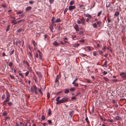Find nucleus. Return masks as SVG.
I'll list each match as a JSON object with an SVG mask.
<instances>
[{"instance_id": "nucleus-1", "label": "nucleus", "mask_w": 126, "mask_h": 126, "mask_svg": "<svg viewBox=\"0 0 126 126\" xmlns=\"http://www.w3.org/2000/svg\"><path fill=\"white\" fill-rule=\"evenodd\" d=\"M30 90L31 92L32 93H33L35 92L36 94H37V93L36 92L37 90V88L35 85L31 86Z\"/></svg>"}, {"instance_id": "nucleus-2", "label": "nucleus", "mask_w": 126, "mask_h": 126, "mask_svg": "<svg viewBox=\"0 0 126 126\" xmlns=\"http://www.w3.org/2000/svg\"><path fill=\"white\" fill-rule=\"evenodd\" d=\"M68 98L66 97H64L61 100H60V101H59V103L60 104L61 103H63L67 102L68 101Z\"/></svg>"}, {"instance_id": "nucleus-3", "label": "nucleus", "mask_w": 126, "mask_h": 126, "mask_svg": "<svg viewBox=\"0 0 126 126\" xmlns=\"http://www.w3.org/2000/svg\"><path fill=\"white\" fill-rule=\"evenodd\" d=\"M36 74L38 75L39 79H41L42 77V75L41 73L39 72H36Z\"/></svg>"}, {"instance_id": "nucleus-4", "label": "nucleus", "mask_w": 126, "mask_h": 126, "mask_svg": "<svg viewBox=\"0 0 126 126\" xmlns=\"http://www.w3.org/2000/svg\"><path fill=\"white\" fill-rule=\"evenodd\" d=\"M120 75L122 78H126V73L125 72H122L121 73Z\"/></svg>"}, {"instance_id": "nucleus-5", "label": "nucleus", "mask_w": 126, "mask_h": 126, "mask_svg": "<svg viewBox=\"0 0 126 126\" xmlns=\"http://www.w3.org/2000/svg\"><path fill=\"white\" fill-rule=\"evenodd\" d=\"M6 99L9 101L10 94L7 91L6 92Z\"/></svg>"}, {"instance_id": "nucleus-6", "label": "nucleus", "mask_w": 126, "mask_h": 126, "mask_svg": "<svg viewBox=\"0 0 126 126\" xmlns=\"http://www.w3.org/2000/svg\"><path fill=\"white\" fill-rule=\"evenodd\" d=\"M75 8L76 7L75 6H72L70 5L69 6L68 9L69 10L71 11L75 9Z\"/></svg>"}, {"instance_id": "nucleus-7", "label": "nucleus", "mask_w": 126, "mask_h": 126, "mask_svg": "<svg viewBox=\"0 0 126 126\" xmlns=\"http://www.w3.org/2000/svg\"><path fill=\"white\" fill-rule=\"evenodd\" d=\"M52 44L53 45L55 46L56 47H58L59 45V44L56 41H54L53 42Z\"/></svg>"}, {"instance_id": "nucleus-8", "label": "nucleus", "mask_w": 126, "mask_h": 126, "mask_svg": "<svg viewBox=\"0 0 126 126\" xmlns=\"http://www.w3.org/2000/svg\"><path fill=\"white\" fill-rule=\"evenodd\" d=\"M81 20V23L82 25H83L85 24V19L84 17H82L80 19Z\"/></svg>"}, {"instance_id": "nucleus-9", "label": "nucleus", "mask_w": 126, "mask_h": 126, "mask_svg": "<svg viewBox=\"0 0 126 126\" xmlns=\"http://www.w3.org/2000/svg\"><path fill=\"white\" fill-rule=\"evenodd\" d=\"M84 15L85 16L88 17L89 19L92 18V16L89 14H84Z\"/></svg>"}, {"instance_id": "nucleus-10", "label": "nucleus", "mask_w": 126, "mask_h": 126, "mask_svg": "<svg viewBox=\"0 0 126 126\" xmlns=\"http://www.w3.org/2000/svg\"><path fill=\"white\" fill-rule=\"evenodd\" d=\"M23 21H25V19H23L21 20H19L17 21V22H14V25H15L17 24L18 23H19Z\"/></svg>"}, {"instance_id": "nucleus-11", "label": "nucleus", "mask_w": 126, "mask_h": 126, "mask_svg": "<svg viewBox=\"0 0 126 126\" xmlns=\"http://www.w3.org/2000/svg\"><path fill=\"white\" fill-rule=\"evenodd\" d=\"M32 8V7L31 6H28L25 9V11L26 12H28L30 10H31Z\"/></svg>"}, {"instance_id": "nucleus-12", "label": "nucleus", "mask_w": 126, "mask_h": 126, "mask_svg": "<svg viewBox=\"0 0 126 126\" xmlns=\"http://www.w3.org/2000/svg\"><path fill=\"white\" fill-rule=\"evenodd\" d=\"M74 28L76 31H79L78 28V26L77 24H76L74 27Z\"/></svg>"}, {"instance_id": "nucleus-13", "label": "nucleus", "mask_w": 126, "mask_h": 126, "mask_svg": "<svg viewBox=\"0 0 126 126\" xmlns=\"http://www.w3.org/2000/svg\"><path fill=\"white\" fill-rule=\"evenodd\" d=\"M30 120H26L25 122V126H27V125H30V123H29Z\"/></svg>"}, {"instance_id": "nucleus-14", "label": "nucleus", "mask_w": 126, "mask_h": 126, "mask_svg": "<svg viewBox=\"0 0 126 126\" xmlns=\"http://www.w3.org/2000/svg\"><path fill=\"white\" fill-rule=\"evenodd\" d=\"M60 98V97L59 96H58L56 100V101H57V102L56 103V104H60V103H58V102L59 101H60V100H59Z\"/></svg>"}, {"instance_id": "nucleus-15", "label": "nucleus", "mask_w": 126, "mask_h": 126, "mask_svg": "<svg viewBox=\"0 0 126 126\" xmlns=\"http://www.w3.org/2000/svg\"><path fill=\"white\" fill-rule=\"evenodd\" d=\"M101 22L100 21H98L97 22V24L98 25V27L101 26Z\"/></svg>"}, {"instance_id": "nucleus-16", "label": "nucleus", "mask_w": 126, "mask_h": 126, "mask_svg": "<svg viewBox=\"0 0 126 126\" xmlns=\"http://www.w3.org/2000/svg\"><path fill=\"white\" fill-rule=\"evenodd\" d=\"M74 111H72L70 112L69 113V115L71 116L70 117L71 118L72 117V116L73 115V114L74 113Z\"/></svg>"}, {"instance_id": "nucleus-17", "label": "nucleus", "mask_w": 126, "mask_h": 126, "mask_svg": "<svg viewBox=\"0 0 126 126\" xmlns=\"http://www.w3.org/2000/svg\"><path fill=\"white\" fill-rule=\"evenodd\" d=\"M24 63L26 64V65H27V66L28 67H29V63H28V62H27V61H24Z\"/></svg>"}, {"instance_id": "nucleus-18", "label": "nucleus", "mask_w": 126, "mask_h": 126, "mask_svg": "<svg viewBox=\"0 0 126 126\" xmlns=\"http://www.w3.org/2000/svg\"><path fill=\"white\" fill-rule=\"evenodd\" d=\"M92 25L94 28H96L97 27V24L96 23H94L92 24Z\"/></svg>"}, {"instance_id": "nucleus-19", "label": "nucleus", "mask_w": 126, "mask_h": 126, "mask_svg": "<svg viewBox=\"0 0 126 126\" xmlns=\"http://www.w3.org/2000/svg\"><path fill=\"white\" fill-rule=\"evenodd\" d=\"M32 43L33 45V46L34 47H35L36 46V45H37L36 43H35V42L34 41H32Z\"/></svg>"}, {"instance_id": "nucleus-20", "label": "nucleus", "mask_w": 126, "mask_h": 126, "mask_svg": "<svg viewBox=\"0 0 126 126\" xmlns=\"http://www.w3.org/2000/svg\"><path fill=\"white\" fill-rule=\"evenodd\" d=\"M119 13L118 12H116L114 14V16H119Z\"/></svg>"}, {"instance_id": "nucleus-21", "label": "nucleus", "mask_w": 126, "mask_h": 126, "mask_svg": "<svg viewBox=\"0 0 126 126\" xmlns=\"http://www.w3.org/2000/svg\"><path fill=\"white\" fill-rule=\"evenodd\" d=\"M48 114L49 115H50L51 114V110L50 108L48 109Z\"/></svg>"}, {"instance_id": "nucleus-22", "label": "nucleus", "mask_w": 126, "mask_h": 126, "mask_svg": "<svg viewBox=\"0 0 126 126\" xmlns=\"http://www.w3.org/2000/svg\"><path fill=\"white\" fill-rule=\"evenodd\" d=\"M9 101V100H7L6 99L3 102V105H5L6 104V103L7 102Z\"/></svg>"}, {"instance_id": "nucleus-23", "label": "nucleus", "mask_w": 126, "mask_h": 126, "mask_svg": "<svg viewBox=\"0 0 126 126\" xmlns=\"http://www.w3.org/2000/svg\"><path fill=\"white\" fill-rule=\"evenodd\" d=\"M107 61H106L105 62L104 64L103 65V66L106 67H107Z\"/></svg>"}, {"instance_id": "nucleus-24", "label": "nucleus", "mask_w": 126, "mask_h": 126, "mask_svg": "<svg viewBox=\"0 0 126 126\" xmlns=\"http://www.w3.org/2000/svg\"><path fill=\"white\" fill-rule=\"evenodd\" d=\"M5 97V94H3L2 95L1 97V99L2 100H3Z\"/></svg>"}, {"instance_id": "nucleus-25", "label": "nucleus", "mask_w": 126, "mask_h": 126, "mask_svg": "<svg viewBox=\"0 0 126 126\" xmlns=\"http://www.w3.org/2000/svg\"><path fill=\"white\" fill-rule=\"evenodd\" d=\"M103 79L105 80V81H109V79H108L107 78L105 77H104L103 78Z\"/></svg>"}, {"instance_id": "nucleus-26", "label": "nucleus", "mask_w": 126, "mask_h": 126, "mask_svg": "<svg viewBox=\"0 0 126 126\" xmlns=\"http://www.w3.org/2000/svg\"><path fill=\"white\" fill-rule=\"evenodd\" d=\"M55 18L54 17H52V22L53 23L56 22V21H55Z\"/></svg>"}, {"instance_id": "nucleus-27", "label": "nucleus", "mask_w": 126, "mask_h": 126, "mask_svg": "<svg viewBox=\"0 0 126 126\" xmlns=\"http://www.w3.org/2000/svg\"><path fill=\"white\" fill-rule=\"evenodd\" d=\"M10 29V25H9L7 27V29L6 30V31L7 32L9 31Z\"/></svg>"}, {"instance_id": "nucleus-28", "label": "nucleus", "mask_w": 126, "mask_h": 126, "mask_svg": "<svg viewBox=\"0 0 126 126\" xmlns=\"http://www.w3.org/2000/svg\"><path fill=\"white\" fill-rule=\"evenodd\" d=\"M48 123L50 125H52V123L51 121L50 120H48Z\"/></svg>"}, {"instance_id": "nucleus-29", "label": "nucleus", "mask_w": 126, "mask_h": 126, "mask_svg": "<svg viewBox=\"0 0 126 126\" xmlns=\"http://www.w3.org/2000/svg\"><path fill=\"white\" fill-rule=\"evenodd\" d=\"M107 121L110 122L111 123H112V122H114V121L112 119L111 120L110 119H107Z\"/></svg>"}, {"instance_id": "nucleus-30", "label": "nucleus", "mask_w": 126, "mask_h": 126, "mask_svg": "<svg viewBox=\"0 0 126 126\" xmlns=\"http://www.w3.org/2000/svg\"><path fill=\"white\" fill-rule=\"evenodd\" d=\"M64 92L65 93H68L69 92V91L68 89H67L64 91Z\"/></svg>"}, {"instance_id": "nucleus-31", "label": "nucleus", "mask_w": 126, "mask_h": 126, "mask_svg": "<svg viewBox=\"0 0 126 126\" xmlns=\"http://www.w3.org/2000/svg\"><path fill=\"white\" fill-rule=\"evenodd\" d=\"M79 45V44L78 43L74 44L73 46V47H76L78 46Z\"/></svg>"}, {"instance_id": "nucleus-32", "label": "nucleus", "mask_w": 126, "mask_h": 126, "mask_svg": "<svg viewBox=\"0 0 126 126\" xmlns=\"http://www.w3.org/2000/svg\"><path fill=\"white\" fill-rule=\"evenodd\" d=\"M72 84L75 87H78V84L77 83H74V84Z\"/></svg>"}, {"instance_id": "nucleus-33", "label": "nucleus", "mask_w": 126, "mask_h": 126, "mask_svg": "<svg viewBox=\"0 0 126 126\" xmlns=\"http://www.w3.org/2000/svg\"><path fill=\"white\" fill-rule=\"evenodd\" d=\"M7 114V113L6 112H4L2 114V116H6Z\"/></svg>"}, {"instance_id": "nucleus-34", "label": "nucleus", "mask_w": 126, "mask_h": 126, "mask_svg": "<svg viewBox=\"0 0 126 126\" xmlns=\"http://www.w3.org/2000/svg\"><path fill=\"white\" fill-rule=\"evenodd\" d=\"M61 21L60 19L59 18H57L56 21V22H58Z\"/></svg>"}, {"instance_id": "nucleus-35", "label": "nucleus", "mask_w": 126, "mask_h": 126, "mask_svg": "<svg viewBox=\"0 0 126 126\" xmlns=\"http://www.w3.org/2000/svg\"><path fill=\"white\" fill-rule=\"evenodd\" d=\"M110 17L109 16L108 17V22L109 23H110L111 21V20L110 19Z\"/></svg>"}, {"instance_id": "nucleus-36", "label": "nucleus", "mask_w": 126, "mask_h": 126, "mask_svg": "<svg viewBox=\"0 0 126 126\" xmlns=\"http://www.w3.org/2000/svg\"><path fill=\"white\" fill-rule=\"evenodd\" d=\"M29 71H28L27 72L25 73V76L26 77L27 76L29 75Z\"/></svg>"}, {"instance_id": "nucleus-37", "label": "nucleus", "mask_w": 126, "mask_h": 126, "mask_svg": "<svg viewBox=\"0 0 126 126\" xmlns=\"http://www.w3.org/2000/svg\"><path fill=\"white\" fill-rule=\"evenodd\" d=\"M55 0H49V1L50 4H51L53 3L54 1Z\"/></svg>"}, {"instance_id": "nucleus-38", "label": "nucleus", "mask_w": 126, "mask_h": 126, "mask_svg": "<svg viewBox=\"0 0 126 126\" xmlns=\"http://www.w3.org/2000/svg\"><path fill=\"white\" fill-rule=\"evenodd\" d=\"M28 54L30 55V56L31 57H32V55L31 52L30 51L28 52Z\"/></svg>"}, {"instance_id": "nucleus-39", "label": "nucleus", "mask_w": 126, "mask_h": 126, "mask_svg": "<svg viewBox=\"0 0 126 126\" xmlns=\"http://www.w3.org/2000/svg\"><path fill=\"white\" fill-rule=\"evenodd\" d=\"M74 1L72 0L70 2V4L71 5H72L74 4Z\"/></svg>"}, {"instance_id": "nucleus-40", "label": "nucleus", "mask_w": 126, "mask_h": 126, "mask_svg": "<svg viewBox=\"0 0 126 126\" xmlns=\"http://www.w3.org/2000/svg\"><path fill=\"white\" fill-rule=\"evenodd\" d=\"M47 97L48 98H49L50 97V94L49 92L47 93Z\"/></svg>"}, {"instance_id": "nucleus-41", "label": "nucleus", "mask_w": 126, "mask_h": 126, "mask_svg": "<svg viewBox=\"0 0 126 126\" xmlns=\"http://www.w3.org/2000/svg\"><path fill=\"white\" fill-rule=\"evenodd\" d=\"M75 89L74 88H71L70 89V90L71 91H73L75 90Z\"/></svg>"}, {"instance_id": "nucleus-42", "label": "nucleus", "mask_w": 126, "mask_h": 126, "mask_svg": "<svg viewBox=\"0 0 126 126\" xmlns=\"http://www.w3.org/2000/svg\"><path fill=\"white\" fill-rule=\"evenodd\" d=\"M14 51V50L13 49L10 53V55H12V54H13Z\"/></svg>"}, {"instance_id": "nucleus-43", "label": "nucleus", "mask_w": 126, "mask_h": 126, "mask_svg": "<svg viewBox=\"0 0 126 126\" xmlns=\"http://www.w3.org/2000/svg\"><path fill=\"white\" fill-rule=\"evenodd\" d=\"M101 13H102L101 11L100 12H99L97 14V16H99L101 14Z\"/></svg>"}, {"instance_id": "nucleus-44", "label": "nucleus", "mask_w": 126, "mask_h": 126, "mask_svg": "<svg viewBox=\"0 0 126 126\" xmlns=\"http://www.w3.org/2000/svg\"><path fill=\"white\" fill-rule=\"evenodd\" d=\"M68 9L67 8H66L65 9L64 11L63 12V13L64 14H65V13H66L67 11L68 10Z\"/></svg>"}, {"instance_id": "nucleus-45", "label": "nucleus", "mask_w": 126, "mask_h": 126, "mask_svg": "<svg viewBox=\"0 0 126 126\" xmlns=\"http://www.w3.org/2000/svg\"><path fill=\"white\" fill-rule=\"evenodd\" d=\"M22 13H23L22 11H18V12H17L16 14H21Z\"/></svg>"}, {"instance_id": "nucleus-46", "label": "nucleus", "mask_w": 126, "mask_h": 126, "mask_svg": "<svg viewBox=\"0 0 126 126\" xmlns=\"http://www.w3.org/2000/svg\"><path fill=\"white\" fill-rule=\"evenodd\" d=\"M13 65V63L12 62H10L9 64V65L10 67H11Z\"/></svg>"}, {"instance_id": "nucleus-47", "label": "nucleus", "mask_w": 126, "mask_h": 126, "mask_svg": "<svg viewBox=\"0 0 126 126\" xmlns=\"http://www.w3.org/2000/svg\"><path fill=\"white\" fill-rule=\"evenodd\" d=\"M77 22L78 24H80L81 23V21H80L78 19L77 21Z\"/></svg>"}, {"instance_id": "nucleus-48", "label": "nucleus", "mask_w": 126, "mask_h": 126, "mask_svg": "<svg viewBox=\"0 0 126 126\" xmlns=\"http://www.w3.org/2000/svg\"><path fill=\"white\" fill-rule=\"evenodd\" d=\"M1 6L4 8H5L6 7V5L4 4H2Z\"/></svg>"}, {"instance_id": "nucleus-49", "label": "nucleus", "mask_w": 126, "mask_h": 126, "mask_svg": "<svg viewBox=\"0 0 126 126\" xmlns=\"http://www.w3.org/2000/svg\"><path fill=\"white\" fill-rule=\"evenodd\" d=\"M33 79L36 82H37V80H36V77L35 76H34L33 77Z\"/></svg>"}, {"instance_id": "nucleus-50", "label": "nucleus", "mask_w": 126, "mask_h": 126, "mask_svg": "<svg viewBox=\"0 0 126 126\" xmlns=\"http://www.w3.org/2000/svg\"><path fill=\"white\" fill-rule=\"evenodd\" d=\"M86 80L87 81V82L88 83H91V82L90 80L89 79H86Z\"/></svg>"}, {"instance_id": "nucleus-51", "label": "nucleus", "mask_w": 126, "mask_h": 126, "mask_svg": "<svg viewBox=\"0 0 126 126\" xmlns=\"http://www.w3.org/2000/svg\"><path fill=\"white\" fill-rule=\"evenodd\" d=\"M79 42L80 43H83L84 42V40H80L79 41Z\"/></svg>"}, {"instance_id": "nucleus-52", "label": "nucleus", "mask_w": 126, "mask_h": 126, "mask_svg": "<svg viewBox=\"0 0 126 126\" xmlns=\"http://www.w3.org/2000/svg\"><path fill=\"white\" fill-rule=\"evenodd\" d=\"M87 47L88 49L90 51H91L92 50L90 46H87Z\"/></svg>"}, {"instance_id": "nucleus-53", "label": "nucleus", "mask_w": 126, "mask_h": 126, "mask_svg": "<svg viewBox=\"0 0 126 126\" xmlns=\"http://www.w3.org/2000/svg\"><path fill=\"white\" fill-rule=\"evenodd\" d=\"M10 77H11V79H15L14 77L12 76L11 75H10Z\"/></svg>"}, {"instance_id": "nucleus-54", "label": "nucleus", "mask_w": 126, "mask_h": 126, "mask_svg": "<svg viewBox=\"0 0 126 126\" xmlns=\"http://www.w3.org/2000/svg\"><path fill=\"white\" fill-rule=\"evenodd\" d=\"M8 105L9 106H11L12 105V103L11 102H9L8 103Z\"/></svg>"}, {"instance_id": "nucleus-55", "label": "nucleus", "mask_w": 126, "mask_h": 126, "mask_svg": "<svg viewBox=\"0 0 126 126\" xmlns=\"http://www.w3.org/2000/svg\"><path fill=\"white\" fill-rule=\"evenodd\" d=\"M81 56H82V57H84L85 56L88 57V56L86 55L85 54H81Z\"/></svg>"}, {"instance_id": "nucleus-56", "label": "nucleus", "mask_w": 126, "mask_h": 126, "mask_svg": "<svg viewBox=\"0 0 126 126\" xmlns=\"http://www.w3.org/2000/svg\"><path fill=\"white\" fill-rule=\"evenodd\" d=\"M121 32L123 33H125V30L124 29H122V30L121 31Z\"/></svg>"}, {"instance_id": "nucleus-57", "label": "nucleus", "mask_w": 126, "mask_h": 126, "mask_svg": "<svg viewBox=\"0 0 126 126\" xmlns=\"http://www.w3.org/2000/svg\"><path fill=\"white\" fill-rule=\"evenodd\" d=\"M35 57L36 58H38V55L37 53H35Z\"/></svg>"}, {"instance_id": "nucleus-58", "label": "nucleus", "mask_w": 126, "mask_h": 126, "mask_svg": "<svg viewBox=\"0 0 126 126\" xmlns=\"http://www.w3.org/2000/svg\"><path fill=\"white\" fill-rule=\"evenodd\" d=\"M19 76H21L22 78H23L24 77V76H23L22 74L19 73Z\"/></svg>"}, {"instance_id": "nucleus-59", "label": "nucleus", "mask_w": 126, "mask_h": 126, "mask_svg": "<svg viewBox=\"0 0 126 126\" xmlns=\"http://www.w3.org/2000/svg\"><path fill=\"white\" fill-rule=\"evenodd\" d=\"M77 80V79H76L75 80H74L73 82L72 83V84H74V83H75V82Z\"/></svg>"}, {"instance_id": "nucleus-60", "label": "nucleus", "mask_w": 126, "mask_h": 126, "mask_svg": "<svg viewBox=\"0 0 126 126\" xmlns=\"http://www.w3.org/2000/svg\"><path fill=\"white\" fill-rule=\"evenodd\" d=\"M85 120L88 123H89V122L88 120V119H85Z\"/></svg>"}, {"instance_id": "nucleus-61", "label": "nucleus", "mask_w": 126, "mask_h": 126, "mask_svg": "<svg viewBox=\"0 0 126 126\" xmlns=\"http://www.w3.org/2000/svg\"><path fill=\"white\" fill-rule=\"evenodd\" d=\"M93 55L94 56H96V53L95 51H94L93 53Z\"/></svg>"}, {"instance_id": "nucleus-62", "label": "nucleus", "mask_w": 126, "mask_h": 126, "mask_svg": "<svg viewBox=\"0 0 126 126\" xmlns=\"http://www.w3.org/2000/svg\"><path fill=\"white\" fill-rule=\"evenodd\" d=\"M102 49L104 50V51H105V49H106V47L105 46H103V47L102 48Z\"/></svg>"}, {"instance_id": "nucleus-63", "label": "nucleus", "mask_w": 126, "mask_h": 126, "mask_svg": "<svg viewBox=\"0 0 126 126\" xmlns=\"http://www.w3.org/2000/svg\"><path fill=\"white\" fill-rule=\"evenodd\" d=\"M112 81L114 82H116L118 81V80L117 79H113L112 80Z\"/></svg>"}, {"instance_id": "nucleus-64", "label": "nucleus", "mask_w": 126, "mask_h": 126, "mask_svg": "<svg viewBox=\"0 0 126 126\" xmlns=\"http://www.w3.org/2000/svg\"><path fill=\"white\" fill-rule=\"evenodd\" d=\"M76 97L75 96L71 98V99L72 100H75L76 99Z\"/></svg>"}]
</instances>
